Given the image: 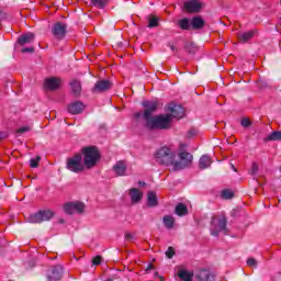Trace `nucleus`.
<instances>
[{"mask_svg":"<svg viewBox=\"0 0 281 281\" xmlns=\"http://www.w3.org/2000/svg\"><path fill=\"white\" fill-rule=\"evenodd\" d=\"M170 114H160L147 120L146 126L150 131H166V128H170Z\"/></svg>","mask_w":281,"mask_h":281,"instance_id":"4","label":"nucleus"},{"mask_svg":"<svg viewBox=\"0 0 281 281\" xmlns=\"http://www.w3.org/2000/svg\"><path fill=\"white\" fill-rule=\"evenodd\" d=\"M266 142H281V131H274L266 137Z\"/></svg>","mask_w":281,"mask_h":281,"instance_id":"30","label":"nucleus"},{"mask_svg":"<svg viewBox=\"0 0 281 281\" xmlns=\"http://www.w3.org/2000/svg\"><path fill=\"white\" fill-rule=\"evenodd\" d=\"M188 135H189V137H194V135H196V131L190 130V131L188 132Z\"/></svg>","mask_w":281,"mask_h":281,"instance_id":"46","label":"nucleus"},{"mask_svg":"<svg viewBox=\"0 0 281 281\" xmlns=\"http://www.w3.org/2000/svg\"><path fill=\"white\" fill-rule=\"evenodd\" d=\"M47 278L49 281H59L63 280V267L55 266L47 271Z\"/></svg>","mask_w":281,"mask_h":281,"instance_id":"15","label":"nucleus"},{"mask_svg":"<svg viewBox=\"0 0 281 281\" xmlns=\"http://www.w3.org/2000/svg\"><path fill=\"white\" fill-rule=\"evenodd\" d=\"M184 11L188 12L189 14H196L201 12V9L203 8V2L199 0H189L184 2Z\"/></svg>","mask_w":281,"mask_h":281,"instance_id":"8","label":"nucleus"},{"mask_svg":"<svg viewBox=\"0 0 281 281\" xmlns=\"http://www.w3.org/2000/svg\"><path fill=\"white\" fill-rule=\"evenodd\" d=\"M66 168L67 170H70V172H82V170H85V162L82 164V154H76L75 156L68 158Z\"/></svg>","mask_w":281,"mask_h":281,"instance_id":"5","label":"nucleus"},{"mask_svg":"<svg viewBox=\"0 0 281 281\" xmlns=\"http://www.w3.org/2000/svg\"><path fill=\"white\" fill-rule=\"evenodd\" d=\"M222 198L223 199H234V192H232V190L226 189L224 191H222Z\"/></svg>","mask_w":281,"mask_h":281,"instance_id":"35","label":"nucleus"},{"mask_svg":"<svg viewBox=\"0 0 281 281\" xmlns=\"http://www.w3.org/2000/svg\"><path fill=\"white\" fill-rule=\"evenodd\" d=\"M168 45H169L171 52H177V47H175V45H172V44H168Z\"/></svg>","mask_w":281,"mask_h":281,"instance_id":"48","label":"nucleus"},{"mask_svg":"<svg viewBox=\"0 0 281 281\" xmlns=\"http://www.w3.org/2000/svg\"><path fill=\"white\" fill-rule=\"evenodd\" d=\"M258 170H259L258 162H252L249 175L256 176L258 175Z\"/></svg>","mask_w":281,"mask_h":281,"instance_id":"36","label":"nucleus"},{"mask_svg":"<svg viewBox=\"0 0 281 281\" xmlns=\"http://www.w3.org/2000/svg\"><path fill=\"white\" fill-rule=\"evenodd\" d=\"M38 161H41V156H37L36 158L31 159L30 161L31 168H38Z\"/></svg>","mask_w":281,"mask_h":281,"instance_id":"37","label":"nucleus"},{"mask_svg":"<svg viewBox=\"0 0 281 281\" xmlns=\"http://www.w3.org/2000/svg\"><path fill=\"white\" fill-rule=\"evenodd\" d=\"M34 38V33L23 34L18 38V45H21L22 47L23 45H30V43H33Z\"/></svg>","mask_w":281,"mask_h":281,"instance_id":"18","label":"nucleus"},{"mask_svg":"<svg viewBox=\"0 0 281 281\" xmlns=\"http://www.w3.org/2000/svg\"><path fill=\"white\" fill-rule=\"evenodd\" d=\"M241 126L244 128H249V126H251V121L249 119H243L241 120Z\"/></svg>","mask_w":281,"mask_h":281,"instance_id":"40","label":"nucleus"},{"mask_svg":"<svg viewBox=\"0 0 281 281\" xmlns=\"http://www.w3.org/2000/svg\"><path fill=\"white\" fill-rule=\"evenodd\" d=\"M125 239H126V240H133V234H131V233H125Z\"/></svg>","mask_w":281,"mask_h":281,"instance_id":"45","label":"nucleus"},{"mask_svg":"<svg viewBox=\"0 0 281 281\" xmlns=\"http://www.w3.org/2000/svg\"><path fill=\"white\" fill-rule=\"evenodd\" d=\"M211 236L218 237L221 234L229 236V228H227V216L225 214L214 215L210 224Z\"/></svg>","mask_w":281,"mask_h":281,"instance_id":"1","label":"nucleus"},{"mask_svg":"<svg viewBox=\"0 0 281 281\" xmlns=\"http://www.w3.org/2000/svg\"><path fill=\"white\" fill-rule=\"evenodd\" d=\"M162 223L166 229H172V227H175V217L172 215H165L162 217Z\"/></svg>","mask_w":281,"mask_h":281,"instance_id":"28","label":"nucleus"},{"mask_svg":"<svg viewBox=\"0 0 281 281\" xmlns=\"http://www.w3.org/2000/svg\"><path fill=\"white\" fill-rule=\"evenodd\" d=\"M192 30H203L205 27V20L201 16H193L191 20Z\"/></svg>","mask_w":281,"mask_h":281,"instance_id":"20","label":"nucleus"},{"mask_svg":"<svg viewBox=\"0 0 281 281\" xmlns=\"http://www.w3.org/2000/svg\"><path fill=\"white\" fill-rule=\"evenodd\" d=\"M138 183H139V186H146V182L139 181Z\"/></svg>","mask_w":281,"mask_h":281,"instance_id":"50","label":"nucleus"},{"mask_svg":"<svg viewBox=\"0 0 281 281\" xmlns=\"http://www.w3.org/2000/svg\"><path fill=\"white\" fill-rule=\"evenodd\" d=\"M159 205V200H157V193L155 191H149L147 193V206L157 207Z\"/></svg>","mask_w":281,"mask_h":281,"instance_id":"22","label":"nucleus"},{"mask_svg":"<svg viewBox=\"0 0 281 281\" xmlns=\"http://www.w3.org/2000/svg\"><path fill=\"white\" fill-rule=\"evenodd\" d=\"M143 106L145 109L144 120H146L147 122V120H150V117H153V113L157 111L159 103L157 101H144Z\"/></svg>","mask_w":281,"mask_h":281,"instance_id":"11","label":"nucleus"},{"mask_svg":"<svg viewBox=\"0 0 281 281\" xmlns=\"http://www.w3.org/2000/svg\"><path fill=\"white\" fill-rule=\"evenodd\" d=\"M178 27H180V30L188 31L190 27H192V21H190L188 18H183L178 21Z\"/></svg>","mask_w":281,"mask_h":281,"instance_id":"27","label":"nucleus"},{"mask_svg":"<svg viewBox=\"0 0 281 281\" xmlns=\"http://www.w3.org/2000/svg\"><path fill=\"white\" fill-rule=\"evenodd\" d=\"M184 49L189 54L194 55V54H196L199 52V46H196L194 44V42H187L186 45H184Z\"/></svg>","mask_w":281,"mask_h":281,"instance_id":"29","label":"nucleus"},{"mask_svg":"<svg viewBox=\"0 0 281 281\" xmlns=\"http://www.w3.org/2000/svg\"><path fill=\"white\" fill-rule=\"evenodd\" d=\"M179 159L180 161H175L173 170H183L184 168H190L194 157L190 153L182 151L179 154Z\"/></svg>","mask_w":281,"mask_h":281,"instance_id":"6","label":"nucleus"},{"mask_svg":"<svg viewBox=\"0 0 281 281\" xmlns=\"http://www.w3.org/2000/svg\"><path fill=\"white\" fill-rule=\"evenodd\" d=\"M247 265H248V267H258V261H256L255 258H249L247 260Z\"/></svg>","mask_w":281,"mask_h":281,"instance_id":"41","label":"nucleus"},{"mask_svg":"<svg viewBox=\"0 0 281 281\" xmlns=\"http://www.w3.org/2000/svg\"><path fill=\"white\" fill-rule=\"evenodd\" d=\"M175 214H177V216H188V206L183 203H179L176 205Z\"/></svg>","mask_w":281,"mask_h":281,"instance_id":"26","label":"nucleus"},{"mask_svg":"<svg viewBox=\"0 0 281 281\" xmlns=\"http://www.w3.org/2000/svg\"><path fill=\"white\" fill-rule=\"evenodd\" d=\"M108 281H113V279H109Z\"/></svg>","mask_w":281,"mask_h":281,"instance_id":"52","label":"nucleus"},{"mask_svg":"<svg viewBox=\"0 0 281 281\" xmlns=\"http://www.w3.org/2000/svg\"><path fill=\"white\" fill-rule=\"evenodd\" d=\"M34 54V47L22 48V54Z\"/></svg>","mask_w":281,"mask_h":281,"instance_id":"43","label":"nucleus"},{"mask_svg":"<svg viewBox=\"0 0 281 281\" xmlns=\"http://www.w3.org/2000/svg\"><path fill=\"white\" fill-rule=\"evenodd\" d=\"M72 207H75V213L82 214L85 212V203L82 202H72Z\"/></svg>","mask_w":281,"mask_h":281,"instance_id":"33","label":"nucleus"},{"mask_svg":"<svg viewBox=\"0 0 281 281\" xmlns=\"http://www.w3.org/2000/svg\"><path fill=\"white\" fill-rule=\"evenodd\" d=\"M148 27H159V18L155 15L148 16Z\"/></svg>","mask_w":281,"mask_h":281,"instance_id":"32","label":"nucleus"},{"mask_svg":"<svg viewBox=\"0 0 281 281\" xmlns=\"http://www.w3.org/2000/svg\"><path fill=\"white\" fill-rule=\"evenodd\" d=\"M150 269H155V267L153 266V263H149L146 268V271H150Z\"/></svg>","mask_w":281,"mask_h":281,"instance_id":"49","label":"nucleus"},{"mask_svg":"<svg viewBox=\"0 0 281 281\" xmlns=\"http://www.w3.org/2000/svg\"><path fill=\"white\" fill-rule=\"evenodd\" d=\"M167 111H169L170 120L176 117L177 120H181L186 115V110L181 105H177L175 103H169L167 106Z\"/></svg>","mask_w":281,"mask_h":281,"instance_id":"10","label":"nucleus"},{"mask_svg":"<svg viewBox=\"0 0 281 281\" xmlns=\"http://www.w3.org/2000/svg\"><path fill=\"white\" fill-rule=\"evenodd\" d=\"M194 278L196 281H214V274L207 269H200L194 272Z\"/></svg>","mask_w":281,"mask_h":281,"instance_id":"14","label":"nucleus"},{"mask_svg":"<svg viewBox=\"0 0 281 281\" xmlns=\"http://www.w3.org/2000/svg\"><path fill=\"white\" fill-rule=\"evenodd\" d=\"M212 166V158L207 155H202L199 161V168L200 170H205L206 168H210Z\"/></svg>","mask_w":281,"mask_h":281,"instance_id":"23","label":"nucleus"},{"mask_svg":"<svg viewBox=\"0 0 281 281\" xmlns=\"http://www.w3.org/2000/svg\"><path fill=\"white\" fill-rule=\"evenodd\" d=\"M166 256H167V258H173L175 257V248L173 247H169L168 249H167V251H166Z\"/></svg>","mask_w":281,"mask_h":281,"instance_id":"39","label":"nucleus"},{"mask_svg":"<svg viewBox=\"0 0 281 281\" xmlns=\"http://www.w3.org/2000/svg\"><path fill=\"white\" fill-rule=\"evenodd\" d=\"M83 156V166L88 169L94 168L100 161V150L95 146H86L81 149Z\"/></svg>","mask_w":281,"mask_h":281,"instance_id":"3","label":"nucleus"},{"mask_svg":"<svg viewBox=\"0 0 281 281\" xmlns=\"http://www.w3.org/2000/svg\"><path fill=\"white\" fill-rule=\"evenodd\" d=\"M254 36H256V31H247L245 33H238L237 35L240 43H247L248 41H251Z\"/></svg>","mask_w":281,"mask_h":281,"instance_id":"24","label":"nucleus"},{"mask_svg":"<svg viewBox=\"0 0 281 281\" xmlns=\"http://www.w3.org/2000/svg\"><path fill=\"white\" fill-rule=\"evenodd\" d=\"M102 263V256H97L92 259V265H101Z\"/></svg>","mask_w":281,"mask_h":281,"instance_id":"42","label":"nucleus"},{"mask_svg":"<svg viewBox=\"0 0 281 281\" xmlns=\"http://www.w3.org/2000/svg\"><path fill=\"white\" fill-rule=\"evenodd\" d=\"M52 34L55 38H58V41H63L67 34V24L63 22L55 23L52 29Z\"/></svg>","mask_w":281,"mask_h":281,"instance_id":"9","label":"nucleus"},{"mask_svg":"<svg viewBox=\"0 0 281 281\" xmlns=\"http://www.w3.org/2000/svg\"><path fill=\"white\" fill-rule=\"evenodd\" d=\"M111 89H113V82L110 80H99L92 88V93H104V91H109Z\"/></svg>","mask_w":281,"mask_h":281,"instance_id":"12","label":"nucleus"},{"mask_svg":"<svg viewBox=\"0 0 281 281\" xmlns=\"http://www.w3.org/2000/svg\"><path fill=\"white\" fill-rule=\"evenodd\" d=\"M54 218V212L50 210L38 211L37 213L29 216V223H43L45 221H52Z\"/></svg>","mask_w":281,"mask_h":281,"instance_id":"7","label":"nucleus"},{"mask_svg":"<svg viewBox=\"0 0 281 281\" xmlns=\"http://www.w3.org/2000/svg\"><path fill=\"white\" fill-rule=\"evenodd\" d=\"M60 85H63V79L58 77H50L45 79L44 87L48 89V91H56L60 89Z\"/></svg>","mask_w":281,"mask_h":281,"instance_id":"13","label":"nucleus"},{"mask_svg":"<svg viewBox=\"0 0 281 281\" xmlns=\"http://www.w3.org/2000/svg\"><path fill=\"white\" fill-rule=\"evenodd\" d=\"M232 168H233V170H235V172H236V167H234V165H232Z\"/></svg>","mask_w":281,"mask_h":281,"instance_id":"51","label":"nucleus"},{"mask_svg":"<svg viewBox=\"0 0 281 281\" xmlns=\"http://www.w3.org/2000/svg\"><path fill=\"white\" fill-rule=\"evenodd\" d=\"M64 210H65L66 214H75L74 202L66 203L64 205Z\"/></svg>","mask_w":281,"mask_h":281,"instance_id":"34","label":"nucleus"},{"mask_svg":"<svg viewBox=\"0 0 281 281\" xmlns=\"http://www.w3.org/2000/svg\"><path fill=\"white\" fill-rule=\"evenodd\" d=\"M175 159H177V154L168 146H162L155 153V161L159 166H172V170H175Z\"/></svg>","mask_w":281,"mask_h":281,"instance_id":"2","label":"nucleus"},{"mask_svg":"<svg viewBox=\"0 0 281 281\" xmlns=\"http://www.w3.org/2000/svg\"><path fill=\"white\" fill-rule=\"evenodd\" d=\"M8 135V132H0V142L7 139Z\"/></svg>","mask_w":281,"mask_h":281,"instance_id":"44","label":"nucleus"},{"mask_svg":"<svg viewBox=\"0 0 281 281\" xmlns=\"http://www.w3.org/2000/svg\"><path fill=\"white\" fill-rule=\"evenodd\" d=\"M71 93L75 98H80V93H82V85L78 80H72L70 82Z\"/></svg>","mask_w":281,"mask_h":281,"instance_id":"19","label":"nucleus"},{"mask_svg":"<svg viewBox=\"0 0 281 281\" xmlns=\"http://www.w3.org/2000/svg\"><path fill=\"white\" fill-rule=\"evenodd\" d=\"M113 170L119 177H124V175H126V162H124L123 160L116 162L113 166Z\"/></svg>","mask_w":281,"mask_h":281,"instance_id":"21","label":"nucleus"},{"mask_svg":"<svg viewBox=\"0 0 281 281\" xmlns=\"http://www.w3.org/2000/svg\"><path fill=\"white\" fill-rule=\"evenodd\" d=\"M91 3L94 5V8L102 10V8H106L109 0H91Z\"/></svg>","mask_w":281,"mask_h":281,"instance_id":"31","label":"nucleus"},{"mask_svg":"<svg viewBox=\"0 0 281 281\" xmlns=\"http://www.w3.org/2000/svg\"><path fill=\"white\" fill-rule=\"evenodd\" d=\"M140 116H142V112H136V113L134 114V117H136V120H139Z\"/></svg>","mask_w":281,"mask_h":281,"instance_id":"47","label":"nucleus"},{"mask_svg":"<svg viewBox=\"0 0 281 281\" xmlns=\"http://www.w3.org/2000/svg\"><path fill=\"white\" fill-rule=\"evenodd\" d=\"M85 110V104L80 101H76L68 106V112L72 115H78Z\"/></svg>","mask_w":281,"mask_h":281,"instance_id":"17","label":"nucleus"},{"mask_svg":"<svg viewBox=\"0 0 281 281\" xmlns=\"http://www.w3.org/2000/svg\"><path fill=\"white\" fill-rule=\"evenodd\" d=\"M128 194L131 196L132 203H139L142 199H144V193L137 188L130 189Z\"/></svg>","mask_w":281,"mask_h":281,"instance_id":"16","label":"nucleus"},{"mask_svg":"<svg viewBox=\"0 0 281 281\" xmlns=\"http://www.w3.org/2000/svg\"><path fill=\"white\" fill-rule=\"evenodd\" d=\"M178 278L181 281H192V278H194V273L189 272L188 270L181 269L178 271Z\"/></svg>","mask_w":281,"mask_h":281,"instance_id":"25","label":"nucleus"},{"mask_svg":"<svg viewBox=\"0 0 281 281\" xmlns=\"http://www.w3.org/2000/svg\"><path fill=\"white\" fill-rule=\"evenodd\" d=\"M30 132V126L20 127L15 131L18 135H23V133Z\"/></svg>","mask_w":281,"mask_h":281,"instance_id":"38","label":"nucleus"}]
</instances>
